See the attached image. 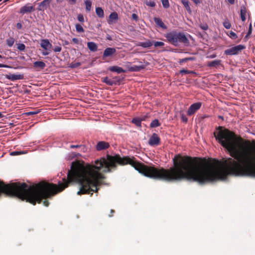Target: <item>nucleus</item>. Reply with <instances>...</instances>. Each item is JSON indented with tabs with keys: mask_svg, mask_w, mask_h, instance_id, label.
<instances>
[{
	"mask_svg": "<svg viewBox=\"0 0 255 255\" xmlns=\"http://www.w3.org/2000/svg\"><path fill=\"white\" fill-rule=\"evenodd\" d=\"M10 67L7 65L0 64V68H9Z\"/></svg>",
	"mask_w": 255,
	"mask_h": 255,
	"instance_id": "49530a36",
	"label": "nucleus"
},
{
	"mask_svg": "<svg viewBox=\"0 0 255 255\" xmlns=\"http://www.w3.org/2000/svg\"><path fill=\"white\" fill-rule=\"evenodd\" d=\"M153 45V41H151L149 40L145 41L139 42L137 45L141 46L143 48H148Z\"/></svg>",
	"mask_w": 255,
	"mask_h": 255,
	"instance_id": "f8f14e48",
	"label": "nucleus"
},
{
	"mask_svg": "<svg viewBox=\"0 0 255 255\" xmlns=\"http://www.w3.org/2000/svg\"><path fill=\"white\" fill-rule=\"evenodd\" d=\"M153 44L155 47L163 46L164 45V43L161 41H153Z\"/></svg>",
	"mask_w": 255,
	"mask_h": 255,
	"instance_id": "c756f323",
	"label": "nucleus"
},
{
	"mask_svg": "<svg viewBox=\"0 0 255 255\" xmlns=\"http://www.w3.org/2000/svg\"><path fill=\"white\" fill-rule=\"evenodd\" d=\"M180 74H195L196 73L193 71H189L185 69H182L180 71Z\"/></svg>",
	"mask_w": 255,
	"mask_h": 255,
	"instance_id": "473e14b6",
	"label": "nucleus"
},
{
	"mask_svg": "<svg viewBox=\"0 0 255 255\" xmlns=\"http://www.w3.org/2000/svg\"><path fill=\"white\" fill-rule=\"evenodd\" d=\"M75 28L77 32L81 33L84 32V30L82 26L80 24H76Z\"/></svg>",
	"mask_w": 255,
	"mask_h": 255,
	"instance_id": "bb28decb",
	"label": "nucleus"
},
{
	"mask_svg": "<svg viewBox=\"0 0 255 255\" xmlns=\"http://www.w3.org/2000/svg\"><path fill=\"white\" fill-rule=\"evenodd\" d=\"M77 19L81 22H83L84 21V18L82 14H79L78 15Z\"/></svg>",
	"mask_w": 255,
	"mask_h": 255,
	"instance_id": "ea45409f",
	"label": "nucleus"
},
{
	"mask_svg": "<svg viewBox=\"0 0 255 255\" xmlns=\"http://www.w3.org/2000/svg\"><path fill=\"white\" fill-rule=\"evenodd\" d=\"M85 4L86 5V10L89 11L91 10L92 7L91 1L89 0H86V1H85Z\"/></svg>",
	"mask_w": 255,
	"mask_h": 255,
	"instance_id": "a878e982",
	"label": "nucleus"
},
{
	"mask_svg": "<svg viewBox=\"0 0 255 255\" xmlns=\"http://www.w3.org/2000/svg\"><path fill=\"white\" fill-rule=\"evenodd\" d=\"M25 152L23 151H13L11 152L10 154L12 156L18 155L22 154H24Z\"/></svg>",
	"mask_w": 255,
	"mask_h": 255,
	"instance_id": "e433bc0d",
	"label": "nucleus"
},
{
	"mask_svg": "<svg viewBox=\"0 0 255 255\" xmlns=\"http://www.w3.org/2000/svg\"><path fill=\"white\" fill-rule=\"evenodd\" d=\"M245 48L243 45H238L228 49L225 51V54L229 55L238 54L241 51Z\"/></svg>",
	"mask_w": 255,
	"mask_h": 255,
	"instance_id": "7ed1b4c3",
	"label": "nucleus"
},
{
	"mask_svg": "<svg viewBox=\"0 0 255 255\" xmlns=\"http://www.w3.org/2000/svg\"><path fill=\"white\" fill-rule=\"evenodd\" d=\"M40 45L41 47L45 50L44 51L42 52V55L43 56L49 55L51 52L50 49L52 46L49 40L47 39H42L41 40Z\"/></svg>",
	"mask_w": 255,
	"mask_h": 255,
	"instance_id": "f03ea898",
	"label": "nucleus"
},
{
	"mask_svg": "<svg viewBox=\"0 0 255 255\" xmlns=\"http://www.w3.org/2000/svg\"><path fill=\"white\" fill-rule=\"evenodd\" d=\"M69 3L71 4H74L76 2V0H69Z\"/></svg>",
	"mask_w": 255,
	"mask_h": 255,
	"instance_id": "de8ad7c7",
	"label": "nucleus"
},
{
	"mask_svg": "<svg viewBox=\"0 0 255 255\" xmlns=\"http://www.w3.org/2000/svg\"><path fill=\"white\" fill-rule=\"evenodd\" d=\"M61 49L62 48L61 46H57L54 47V48L53 49V51L55 52H59L61 51Z\"/></svg>",
	"mask_w": 255,
	"mask_h": 255,
	"instance_id": "a19ab883",
	"label": "nucleus"
},
{
	"mask_svg": "<svg viewBox=\"0 0 255 255\" xmlns=\"http://www.w3.org/2000/svg\"><path fill=\"white\" fill-rule=\"evenodd\" d=\"M182 3L183 4L184 6L187 10V11L188 12V13H191L192 11L190 8L189 1L188 0H181Z\"/></svg>",
	"mask_w": 255,
	"mask_h": 255,
	"instance_id": "aec40b11",
	"label": "nucleus"
},
{
	"mask_svg": "<svg viewBox=\"0 0 255 255\" xmlns=\"http://www.w3.org/2000/svg\"><path fill=\"white\" fill-rule=\"evenodd\" d=\"M144 120V119H141L138 118H133L132 120V123L135 125L137 127H141V121Z\"/></svg>",
	"mask_w": 255,
	"mask_h": 255,
	"instance_id": "5701e85b",
	"label": "nucleus"
},
{
	"mask_svg": "<svg viewBox=\"0 0 255 255\" xmlns=\"http://www.w3.org/2000/svg\"><path fill=\"white\" fill-rule=\"evenodd\" d=\"M70 147L71 148H80L81 150H83V151H84L85 149V146L83 145H71Z\"/></svg>",
	"mask_w": 255,
	"mask_h": 255,
	"instance_id": "c85d7f7f",
	"label": "nucleus"
},
{
	"mask_svg": "<svg viewBox=\"0 0 255 255\" xmlns=\"http://www.w3.org/2000/svg\"><path fill=\"white\" fill-rule=\"evenodd\" d=\"M80 155L79 153L77 154V155ZM75 156H77V155H75Z\"/></svg>",
	"mask_w": 255,
	"mask_h": 255,
	"instance_id": "052dcab7",
	"label": "nucleus"
},
{
	"mask_svg": "<svg viewBox=\"0 0 255 255\" xmlns=\"http://www.w3.org/2000/svg\"><path fill=\"white\" fill-rule=\"evenodd\" d=\"M162 4L163 6L167 8L169 7V3L168 0H161Z\"/></svg>",
	"mask_w": 255,
	"mask_h": 255,
	"instance_id": "72a5a7b5",
	"label": "nucleus"
},
{
	"mask_svg": "<svg viewBox=\"0 0 255 255\" xmlns=\"http://www.w3.org/2000/svg\"><path fill=\"white\" fill-rule=\"evenodd\" d=\"M0 58H2V56H1L0 54Z\"/></svg>",
	"mask_w": 255,
	"mask_h": 255,
	"instance_id": "13d9d810",
	"label": "nucleus"
},
{
	"mask_svg": "<svg viewBox=\"0 0 255 255\" xmlns=\"http://www.w3.org/2000/svg\"><path fill=\"white\" fill-rule=\"evenodd\" d=\"M116 52V50L114 48L108 47L105 49L103 53V57L111 56Z\"/></svg>",
	"mask_w": 255,
	"mask_h": 255,
	"instance_id": "6e6552de",
	"label": "nucleus"
},
{
	"mask_svg": "<svg viewBox=\"0 0 255 255\" xmlns=\"http://www.w3.org/2000/svg\"><path fill=\"white\" fill-rule=\"evenodd\" d=\"M160 141V139L158 135L156 133H154L149 138L148 144L151 146H156L159 144Z\"/></svg>",
	"mask_w": 255,
	"mask_h": 255,
	"instance_id": "39448f33",
	"label": "nucleus"
},
{
	"mask_svg": "<svg viewBox=\"0 0 255 255\" xmlns=\"http://www.w3.org/2000/svg\"><path fill=\"white\" fill-rule=\"evenodd\" d=\"M154 22L160 27L166 29L167 28L166 26L164 24V23L162 21L161 19L158 17H154L153 18Z\"/></svg>",
	"mask_w": 255,
	"mask_h": 255,
	"instance_id": "2eb2a0df",
	"label": "nucleus"
},
{
	"mask_svg": "<svg viewBox=\"0 0 255 255\" xmlns=\"http://www.w3.org/2000/svg\"><path fill=\"white\" fill-rule=\"evenodd\" d=\"M16 27L18 29H20L22 28V24L20 23H17L16 25Z\"/></svg>",
	"mask_w": 255,
	"mask_h": 255,
	"instance_id": "a18cd8bd",
	"label": "nucleus"
},
{
	"mask_svg": "<svg viewBox=\"0 0 255 255\" xmlns=\"http://www.w3.org/2000/svg\"><path fill=\"white\" fill-rule=\"evenodd\" d=\"M228 1L230 4H233L235 3V0H228Z\"/></svg>",
	"mask_w": 255,
	"mask_h": 255,
	"instance_id": "3c124183",
	"label": "nucleus"
},
{
	"mask_svg": "<svg viewBox=\"0 0 255 255\" xmlns=\"http://www.w3.org/2000/svg\"><path fill=\"white\" fill-rule=\"evenodd\" d=\"M221 61L220 60H215L208 62L207 66L209 67H216L221 64Z\"/></svg>",
	"mask_w": 255,
	"mask_h": 255,
	"instance_id": "412c9836",
	"label": "nucleus"
},
{
	"mask_svg": "<svg viewBox=\"0 0 255 255\" xmlns=\"http://www.w3.org/2000/svg\"><path fill=\"white\" fill-rule=\"evenodd\" d=\"M2 0H0V1H1Z\"/></svg>",
	"mask_w": 255,
	"mask_h": 255,
	"instance_id": "680f3d73",
	"label": "nucleus"
},
{
	"mask_svg": "<svg viewBox=\"0 0 255 255\" xmlns=\"http://www.w3.org/2000/svg\"><path fill=\"white\" fill-rule=\"evenodd\" d=\"M146 4L147 6H150V7H154L155 6V2L153 1H149L146 2Z\"/></svg>",
	"mask_w": 255,
	"mask_h": 255,
	"instance_id": "4c0bfd02",
	"label": "nucleus"
},
{
	"mask_svg": "<svg viewBox=\"0 0 255 255\" xmlns=\"http://www.w3.org/2000/svg\"><path fill=\"white\" fill-rule=\"evenodd\" d=\"M17 48L20 51H23L25 49V46L23 43H19L17 45Z\"/></svg>",
	"mask_w": 255,
	"mask_h": 255,
	"instance_id": "7c9ffc66",
	"label": "nucleus"
},
{
	"mask_svg": "<svg viewBox=\"0 0 255 255\" xmlns=\"http://www.w3.org/2000/svg\"><path fill=\"white\" fill-rule=\"evenodd\" d=\"M36 113H37V112H29L26 113V114H27V115H31L35 114H36Z\"/></svg>",
	"mask_w": 255,
	"mask_h": 255,
	"instance_id": "09e8293b",
	"label": "nucleus"
},
{
	"mask_svg": "<svg viewBox=\"0 0 255 255\" xmlns=\"http://www.w3.org/2000/svg\"><path fill=\"white\" fill-rule=\"evenodd\" d=\"M229 36L233 39H235L238 37L237 35L232 31L230 32Z\"/></svg>",
	"mask_w": 255,
	"mask_h": 255,
	"instance_id": "c9c22d12",
	"label": "nucleus"
},
{
	"mask_svg": "<svg viewBox=\"0 0 255 255\" xmlns=\"http://www.w3.org/2000/svg\"><path fill=\"white\" fill-rule=\"evenodd\" d=\"M131 17L133 19L137 20L138 19V16L135 13H132L131 15Z\"/></svg>",
	"mask_w": 255,
	"mask_h": 255,
	"instance_id": "37998d69",
	"label": "nucleus"
},
{
	"mask_svg": "<svg viewBox=\"0 0 255 255\" xmlns=\"http://www.w3.org/2000/svg\"><path fill=\"white\" fill-rule=\"evenodd\" d=\"M223 24L226 29H230L231 27V24L228 19H226L223 22Z\"/></svg>",
	"mask_w": 255,
	"mask_h": 255,
	"instance_id": "cd10ccee",
	"label": "nucleus"
},
{
	"mask_svg": "<svg viewBox=\"0 0 255 255\" xmlns=\"http://www.w3.org/2000/svg\"><path fill=\"white\" fill-rule=\"evenodd\" d=\"M96 13L98 16L100 18H103L104 16V10L100 7H98L96 8Z\"/></svg>",
	"mask_w": 255,
	"mask_h": 255,
	"instance_id": "4be33fe9",
	"label": "nucleus"
},
{
	"mask_svg": "<svg viewBox=\"0 0 255 255\" xmlns=\"http://www.w3.org/2000/svg\"><path fill=\"white\" fill-rule=\"evenodd\" d=\"M111 212H114V210H111Z\"/></svg>",
	"mask_w": 255,
	"mask_h": 255,
	"instance_id": "bf43d9fd",
	"label": "nucleus"
},
{
	"mask_svg": "<svg viewBox=\"0 0 255 255\" xmlns=\"http://www.w3.org/2000/svg\"><path fill=\"white\" fill-rule=\"evenodd\" d=\"M102 82L106 83L109 86H112L116 84L114 80L110 79L108 77H106L102 79Z\"/></svg>",
	"mask_w": 255,
	"mask_h": 255,
	"instance_id": "a211bd4d",
	"label": "nucleus"
},
{
	"mask_svg": "<svg viewBox=\"0 0 255 255\" xmlns=\"http://www.w3.org/2000/svg\"><path fill=\"white\" fill-rule=\"evenodd\" d=\"M118 19V15L116 12H112L109 15V23L110 24L114 20Z\"/></svg>",
	"mask_w": 255,
	"mask_h": 255,
	"instance_id": "f3484780",
	"label": "nucleus"
},
{
	"mask_svg": "<svg viewBox=\"0 0 255 255\" xmlns=\"http://www.w3.org/2000/svg\"><path fill=\"white\" fill-rule=\"evenodd\" d=\"M160 125V124L159 123L158 120L157 119L153 120L150 124V126L151 128H156L159 127Z\"/></svg>",
	"mask_w": 255,
	"mask_h": 255,
	"instance_id": "393cba45",
	"label": "nucleus"
},
{
	"mask_svg": "<svg viewBox=\"0 0 255 255\" xmlns=\"http://www.w3.org/2000/svg\"><path fill=\"white\" fill-rule=\"evenodd\" d=\"M72 41H73L74 43H78V39H77V38H73L72 39Z\"/></svg>",
	"mask_w": 255,
	"mask_h": 255,
	"instance_id": "603ef678",
	"label": "nucleus"
},
{
	"mask_svg": "<svg viewBox=\"0 0 255 255\" xmlns=\"http://www.w3.org/2000/svg\"><path fill=\"white\" fill-rule=\"evenodd\" d=\"M246 8L245 7H242L240 10V15L243 21H245L246 19Z\"/></svg>",
	"mask_w": 255,
	"mask_h": 255,
	"instance_id": "6ab92c4d",
	"label": "nucleus"
},
{
	"mask_svg": "<svg viewBox=\"0 0 255 255\" xmlns=\"http://www.w3.org/2000/svg\"><path fill=\"white\" fill-rule=\"evenodd\" d=\"M215 57V56H214V55H213L211 56L212 58H214Z\"/></svg>",
	"mask_w": 255,
	"mask_h": 255,
	"instance_id": "6e6d98bb",
	"label": "nucleus"
},
{
	"mask_svg": "<svg viewBox=\"0 0 255 255\" xmlns=\"http://www.w3.org/2000/svg\"><path fill=\"white\" fill-rule=\"evenodd\" d=\"M109 147L108 142L105 141H100L98 142L96 145V149L97 150L100 151L105 149H107Z\"/></svg>",
	"mask_w": 255,
	"mask_h": 255,
	"instance_id": "1a4fd4ad",
	"label": "nucleus"
},
{
	"mask_svg": "<svg viewBox=\"0 0 255 255\" xmlns=\"http://www.w3.org/2000/svg\"><path fill=\"white\" fill-rule=\"evenodd\" d=\"M50 0H47V1H48V3H50Z\"/></svg>",
	"mask_w": 255,
	"mask_h": 255,
	"instance_id": "4d7b16f0",
	"label": "nucleus"
},
{
	"mask_svg": "<svg viewBox=\"0 0 255 255\" xmlns=\"http://www.w3.org/2000/svg\"><path fill=\"white\" fill-rule=\"evenodd\" d=\"M87 47L89 50L92 52H95L97 50V45L94 42H89L87 43Z\"/></svg>",
	"mask_w": 255,
	"mask_h": 255,
	"instance_id": "ddd939ff",
	"label": "nucleus"
},
{
	"mask_svg": "<svg viewBox=\"0 0 255 255\" xmlns=\"http://www.w3.org/2000/svg\"><path fill=\"white\" fill-rule=\"evenodd\" d=\"M33 10V6L31 5V4L28 3L25 4V5L22 6L20 8L19 13L22 14H24L25 13L30 12Z\"/></svg>",
	"mask_w": 255,
	"mask_h": 255,
	"instance_id": "423d86ee",
	"label": "nucleus"
},
{
	"mask_svg": "<svg viewBox=\"0 0 255 255\" xmlns=\"http://www.w3.org/2000/svg\"><path fill=\"white\" fill-rule=\"evenodd\" d=\"M181 120L184 123H187V121H188V118L186 117V116L184 114H182L181 115Z\"/></svg>",
	"mask_w": 255,
	"mask_h": 255,
	"instance_id": "58836bf2",
	"label": "nucleus"
},
{
	"mask_svg": "<svg viewBox=\"0 0 255 255\" xmlns=\"http://www.w3.org/2000/svg\"><path fill=\"white\" fill-rule=\"evenodd\" d=\"M14 42L15 40L13 37H9L6 40V44L9 47H11L13 46Z\"/></svg>",
	"mask_w": 255,
	"mask_h": 255,
	"instance_id": "b1692460",
	"label": "nucleus"
},
{
	"mask_svg": "<svg viewBox=\"0 0 255 255\" xmlns=\"http://www.w3.org/2000/svg\"><path fill=\"white\" fill-rule=\"evenodd\" d=\"M49 4V3L48 2L47 0H43L39 4L38 9L40 10H44Z\"/></svg>",
	"mask_w": 255,
	"mask_h": 255,
	"instance_id": "dca6fc26",
	"label": "nucleus"
},
{
	"mask_svg": "<svg viewBox=\"0 0 255 255\" xmlns=\"http://www.w3.org/2000/svg\"><path fill=\"white\" fill-rule=\"evenodd\" d=\"M81 65V63L80 62H74V63H71L70 65V67L72 68H75L79 67Z\"/></svg>",
	"mask_w": 255,
	"mask_h": 255,
	"instance_id": "f704fd0d",
	"label": "nucleus"
},
{
	"mask_svg": "<svg viewBox=\"0 0 255 255\" xmlns=\"http://www.w3.org/2000/svg\"><path fill=\"white\" fill-rule=\"evenodd\" d=\"M194 58L193 57H188V58H185L181 59H180L179 61V63L181 64L183 62H186L188 61H191L193 60Z\"/></svg>",
	"mask_w": 255,
	"mask_h": 255,
	"instance_id": "2f4dec72",
	"label": "nucleus"
},
{
	"mask_svg": "<svg viewBox=\"0 0 255 255\" xmlns=\"http://www.w3.org/2000/svg\"><path fill=\"white\" fill-rule=\"evenodd\" d=\"M5 78L10 81H14L23 79V75L19 74H9L5 75Z\"/></svg>",
	"mask_w": 255,
	"mask_h": 255,
	"instance_id": "0eeeda50",
	"label": "nucleus"
},
{
	"mask_svg": "<svg viewBox=\"0 0 255 255\" xmlns=\"http://www.w3.org/2000/svg\"><path fill=\"white\" fill-rule=\"evenodd\" d=\"M202 105L201 103L197 102L192 104L188 109L187 114L190 116L194 114L198 110L200 109Z\"/></svg>",
	"mask_w": 255,
	"mask_h": 255,
	"instance_id": "20e7f679",
	"label": "nucleus"
},
{
	"mask_svg": "<svg viewBox=\"0 0 255 255\" xmlns=\"http://www.w3.org/2000/svg\"><path fill=\"white\" fill-rule=\"evenodd\" d=\"M109 69L111 72H116L119 74L124 73L125 72V71L122 67H119L118 66H111L109 68Z\"/></svg>",
	"mask_w": 255,
	"mask_h": 255,
	"instance_id": "9b49d317",
	"label": "nucleus"
},
{
	"mask_svg": "<svg viewBox=\"0 0 255 255\" xmlns=\"http://www.w3.org/2000/svg\"><path fill=\"white\" fill-rule=\"evenodd\" d=\"M200 27L202 29H203L204 30H206L208 29V25L207 24H204L203 25H201Z\"/></svg>",
	"mask_w": 255,
	"mask_h": 255,
	"instance_id": "c03bdc74",
	"label": "nucleus"
},
{
	"mask_svg": "<svg viewBox=\"0 0 255 255\" xmlns=\"http://www.w3.org/2000/svg\"><path fill=\"white\" fill-rule=\"evenodd\" d=\"M43 204L45 206H48L49 205V202L47 201V200H45L43 202Z\"/></svg>",
	"mask_w": 255,
	"mask_h": 255,
	"instance_id": "8fccbe9b",
	"label": "nucleus"
},
{
	"mask_svg": "<svg viewBox=\"0 0 255 255\" xmlns=\"http://www.w3.org/2000/svg\"><path fill=\"white\" fill-rule=\"evenodd\" d=\"M252 23H250L249 27V30H248V32L247 33V36L250 35L252 33Z\"/></svg>",
	"mask_w": 255,
	"mask_h": 255,
	"instance_id": "79ce46f5",
	"label": "nucleus"
},
{
	"mask_svg": "<svg viewBox=\"0 0 255 255\" xmlns=\"http://www.w3.org/2000/svg\"><path fill=\"white\" fill-rule=\"evenodd\" d=\"M147 65L141 64L139 65H133L130 68V70L131 71L138 72L146 67Z\"/></svg>",
	"mask_w": 255,
	"mask_h": 255,
	"instance_id": "9d476101",
	"label": "nucleus"
},
{
	"mask_svg": "<svg viewBox=\"0 0 255 255\" xmlns=\"http://www.w3.org/2000/svg\"><path fill=\"white\" fill-rule=\"evenodd\" d=\"M63 0H56V1L58 2V3H61L63 1Z\"/></svg>",
	"mask_w": 255,
	"mask_h": 255,
	"instance_id": "864d4df0",
	"label": "nucleus"
},
{
	"mask_svg": "<svg viewBox=\"0 0 255 255\" xmlns=\"http://www.w3.org/2000/svg\"><path fill=\"white\" fill-rule=\"evenodd\" d=\"M33 66L36 69H43L45 68L46 65L43 61H36L33 63Z\"/></svg>",
	"mask_w": 255,
	"mask_h": 255,
	"instance_id": "4468645a",
	"label": "nucleus"
},
{
	"mask_svg": "<svg viewBox=\"0 0 255 255\" xmlns=\"http://www.w3.org/2000/svg\"><path fill=\"white\" fill-rule=\"evenodd\" d=\"M3 116L2 113L1 112H0V118H2Z\"/></svg>",
	"mask_w": 255,
	"mask_h": 255,
	"instance_id": "5fc2aeb1",
	"label": "nucleus"
},
{
	"mask_svg": "<svg viewBox=\"0 0 255 255\" xmlns=\"http://www.w3.org/2000/svg\"><path fill=\"white\" fill-rule=\"evenodd\" d=\"M164 37L168 41L174 45H177L178 42L187 43L188 40L183 33L177 32L175 31L166 33Z\"/></svg>",
	"mask_w": 255,
	"mask_h": 255,
	"instance_id": "f257e3e1",
	"label": "nucleus"
}]
</instances>
